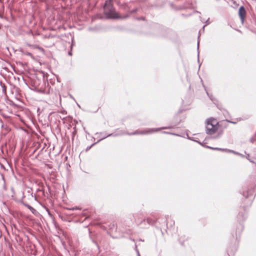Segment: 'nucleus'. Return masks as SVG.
Segmentation results:
<instances>
[{
	"instance_id": "obj_1",
	"label": "nucleus",
	"mask_w": 256,
	"mask_h": 256,
	"mask_svg": "<svg viewBox=\"0 0 256 256\" xmlns=\"http://www.w3.org/2000/svg\"><path fill=\"white\" fill-rule=\"evenodd\" d=\"M158 130L159 129H148V130H142L141 129H137L132 132L120 130V132H114L112 133L100 132V133L96 132L95 134L94 138H98V142L108 136H117L124 134H128V136L150 134L157 132Z\"/></svg>"
},
{
	"instance_id": "obj_2",
	"label": "nucleus",
	"mask_w": 256,
	"mask_h": 256,
	"mask_svg": "<svg viewBox=\"0 0 256 256\" xmlns=\"http://www.w3.org/2000/svg\"><path fill=\"white\" fill-rule=\"evenodd\" d=\"M104 13L108 19H118L122 18L116 12L110 0H106L104 6Z\"/></svg>"
},
{
	"instance_id": "obj_3",
	"label": "nucleus",
	"mask_w": 256,
	"mask_h": 256,
	"mask_svg": "<svg viewBox=\"0 0 256 256\" xmlns=\"http://www.w3.org/2000/svg\"><path fill=\"white\" fill-rule=\"evenodd\" d=\"M229 122L236 124V122L229 121L228 120H224L220 122H218V120L212 117H210L208 118L205 124L206 126H211L212 128H216V127H222V126H228V124Z\"/></svg>"
},
{
	"instance_id": "obj_4",
	"label": "nucleus",
	"mask_w": 256,
	"mask_h": 256,
	"mask_svg": "<svg viewBox=\"0 0 256 256\" xmlns=\"http://www.w3.org/2000/svg\"><path fill=\"white\" fill-rule=\"evenodd\" d=\"M206 133L212 136L211 138H217L222 133V129H206Z\"/></svg>"
},
{
	"instance_id": "obj_5",
	"label": "nucleus",
	"mask_w": 256,
	"mask_h": 256,
	"mask_svg": "<svg viewBox=\"0 0 256 256\" xmlns=\"http://www.w3.org/2000/svg\"><path fill=\"white\" fill-rule=\"evenodd\" d=\"M161 134H170L174 135V136H181V137H183V138H188L189 140H194V142H198L200 144V142H198L197 140H196L194 139V138H196L195 137L190 136V133L188 132H186V134H175V133H173V132H165V131H162Z\"/></svg>"
},
{
	"instance_id": "obj_6",
	"label": "nucleus",
	"mask_w": 256,
	"mask_h": 256,
	"mask_svg": "<svg viewBox=\"0 0 256 256\" xmlns=\"http://www.w3.org/2000/svg\"><path fill=\"white\" fill-rule=\"evenodd\" d=\"M134 220L138 225L141 224L145 222V218L142 213H138L133 216Z\"/></svg>"
},
{
	"instance_id": "obj_7",
	"label": "nucleus",
	"mask_w": 256,
	"mask_h": 256,
	"mask_svg": "<svg viewBox=\"0 0 256 256\" xmlns=\"http://www.w3.org/2000/svg\"><path fill=\"white\" fill-rule=\"evenodd\" d=\"M246 11L243 6H241L238 10V14L242 22H244L246 16Z\"/></svg>"
},
{
	"instance_id": "obj_8",
	"label": "nucleus",
	"mask_w": 256,
	"mask_h": 256,
	"mask_svg": "<svg viewBox=\"0 0 256 256\" xmlns=\"http://www.w3.org/2000/svg\"><path fill=\"white\" fill-rule=\"evenodd\" d=\"M207 148H210V149H212V150H222V151H224V152H232V153H234L238 155H240V154L238 152H235L232 150H228L226 148L224 149V148H212L210 146H207Z\"/></svg>"
},
{
	"instance_id": "obj_9",
	"label": "nucleus",
	"mask_w": 256,
	"mask_h": 256,
	"mask_svg": "<svg viewBox=\"0 0 256 256\" xmlns=\"http://www.w3.org/2000/svg\"><path fill=\"white\" fill-rule=\"evenodd\" d=\"M146 221L148 224H153L154 223V220L150 218H147Z\"/></svg>"
},
{
	"instance_id": "obj_10",
	"label": "nucleus",
	"mask_w": 256,
	"mask_h": 256,
	"mask_svg": "<svg viewBox=\"0 0 256 256\" xmlns=\"http://www.w3.org/2000/svg\"><path fill=\"white\" fill-rule=\"evenodd\" d=\"M206 93L208 95V96L209 97V98L212 101V102H214V100H215L214 98H213V96L212 94H209L206 90Z\"/></svg>"
},
{
	"instance_id": "obj_11",
	"label": "nucleus",
	"mask_w": 256,
	"mask_h": 256,
	"mask_svg": "<svg viewBox=\"0 0 256 256\" xmlns=\"http://www.w3.org/2000/svg\"><path fill=\"white\" fill-rule=\"evenodd\" d=\"M199 44H200V42H199V41H198V44H197L198 60H199V54H200V52H199Z\"/></svg>"
},
{
	"instance_id": "obj_12",
	"label": "nucleus",
	"mask_w": 256,
	"mask_h": 256,
	"mask_svg": "<svg viewBox=\"0 0 256 256\" xmlns=\"http://www.w3.org/2000/svg\"><path fill=\"white\" fill-rule=\"evenodd\" d=\"M26 206L31 211L34 210V209L32 206H30L28 204H26Z\"/></svg>"
},
{
	"instance_id": "obj_13",
	"label": "nucleus",
	"mask_w": 256,
	"mask_h": 256,
	"mask_svg": "<svg viewBox=\"0 0 256 256\" xmlns=\"http://www.w3.org/2000/svg\"><path fill=\"white\" fill-rule=\"evenodd\" d=\"M243 196H245L246 198H248L249 196V195L248 194V192H243V194H242Z\"/></svg>"
},
{
	"instance_id": "obj_14",
	"label": "nucleus",
	"mask_w": 256,
	"mask_h": 256,
	"mask_svg": "<svg viewBox=\"0 0 256 256\" xmlns=\"http://www.w3.org/2000/svg\"><path fill=\"white\" fill-rule=\"evenodd\" d=\"M97 30V28H88V30L90 31H95V30Z\"/></svg>"
},
{
	"instance_id": "obj_15",
	"label": "nucleus",
	"mask_w": 256,
	"mask_h": 256,
	"mask_svg": "<svg viewBox=\"0 0 256 256\" xmlns=\"http://www.w3.org/2000/svg\"><path fill=\"white\" fill-rule=\"evenodd\" d=\"M94 145V144H92L91 146H88L86 149V152H88V150H90V148Z\"/></svg>"
},
{
	"instance_id": "obj_16",
	"label": "nucleus",
	"mask_w": 256,
	"mask_h": 256,
	"mask_svg": "<svg viewBox=\"0 0 256 256\" xmlns=\"http://www.w3.org/2000/svg\"><path fill=\"white\" fill-rule=\"evenodd\" d=\"M26 54L27 56H32V54L30 52H27Z\"/></svg>"
},
{
	"instance_id": "obj_17",
	"label": "nucleus",
	"mask_w": 256,
	"mask_h": 256,
	"mask_svg": "<svg viewBox=\"0 0 256 256\" xmlns=\"http://www.w3.org/2000/svg\"><path fill=\"white\" fill-rule=\"evenodd\" d=\"M136 251L138 256H140V252H139L138 250H137V248H136Z\"/></svg>"
},
{
	"instance_id": "obj_18",
	"label": "nucleus",
	"mask_w": 256,
	"mask_h": 256,
	"mask_svg": "<svg viewBox=\"0 0 256 256\" xmlns=\"http://www.w3.org/2000/svg\"><path fill=\"white\" fill-rule=\"evenodd\" d=\"M137 12V9H134V10H132L131 12L132 13H134V12Z\"/></svg>"
},
{
	"instance_id": "obj_19",
	"label": "nucleus",
	"mask_w": 256,
	"mask_h": 256,
	"mask_svg": "<svg viewBox=\"0 0 256 256\" xmlns=\"http://www.w3.org/2000/svg\"><path fill=\"white\" fill-rule=\"evenodd\" d=\"M160 128H172L171 127H167V126H162V127H160Z\"/></svg>"
},
{
	"instance_id": "obj_20",
	"label": "nucleus",
	"mask_w": 256,
	"mask_h": 256,
	"mask_svg": "<svg viewBox=\"0 0 256 256\" xmlns=\"http://www.w3.org/2000/svg\"><path fill=\"white\" fill-rule=\"evenodd\" d=\"M138 20H144V18L143 17H141V18H138Z\"/></svg>"
},
{
	"instance_id": "obj_21",
	"label": "nucleus",
	"mask_w": 256,
	"mask_h": 256,
	"mask_svg": "<svg viewBox=\"0 0 256 256\" xmlns=\"http://www.w3.org/2000/svg\"><path fill=\"white\" fill-rule=\"evenodd\" d=\"M208 20H209V18H208V19L206 21V24H210V22H208Z\"/></svg>"
},
{
	"instance_id": "obj_22",
	"label": "nucleus",
	"mask_w": 256,
	"mask_h": 256,
	"mask_svg": "<svg viewBox=\"0 0 256 256\" xmlns=\"http://www.w3.org/2000/svg\"><path fill=\"white\" fill-rule=\"evenodd\" d=\"M36 48L40 50H43L42 48H41L39 46H37Z\"/></svg>"
},
{
	"instance_id": "obj_23",
	"label": "nucleus",
	"mask_w": 256,
	"mask_h": 256,
	"mask_svg": "<svg viewBox=\"0 0 256 256\" xmlns=\"http://www.w3.org/2000/svg\"><path fill=\"white\" fill-rule=\"evenodd\" d=\"M22 130H24L25 132H28L27 129L24 128V129H22Z\"/></svg>"
},
{
	"instance_id": "obj_24",
	"label": "nucleus",
	"mask_w": 256,
	"mask_h": 256,
	"mask_svg": "<svg viewBox=\"0 0 256 256\" xmlns=\"http://www.w3.org/2000/svg\"><path fill=\"white\" fill-rule=\"evenodd\" d=\"M240 229L242 230L243 229V226L242 225H240Z\"/></svg>"
},
{
	"instance_id": "obj_25",
	"label": "nucleus",
	"mask_w": 256,
	"mask_h": 256,
	"mask_svg": "<svg viewBox=\"0 0 256 256\" xmlns=\"http://www.w3.org/2000/svg\"><path fill=\"white\" fill-rule=\"evenodd\" d=\"M73 134H74L75 133H76V130L72 132Z\"/></svg>"
},
{
	"instance_id": "obj_26",
	"label": "nucleus",
	"mask_w": 256,
	"mask_h": 256,
	"mask_svg": "<svg viewBox=\"0 0 256 256\" xmlns=\"http://www.w3.org/2000/svg\"><path fill=\"white\" fill-rule=\"evenodd\" d=\"M128 16H125L124 17V18H128Z\"/></svg>"
},
{
	"instance_id": "obj_27",
	"label": "nucleus",
	"mask_w": 256,
	"mask_h": 256,
	"mask_svg": "<svg viewBox=\"0 0 256 256\" xmlns=\"http://www.w3.org/2000/svg\"><path fill=\"white\" fill-rule=\"evenodd\" d=\"M68 54L71 56L72 55V52H68Z\"/></svg>"
},
{
	"instance_id": "obj_28",
	"label": "nucleus",
	"mask_w": 256,
	"mask_h": 256,
	"mask_svg": "<svg viewBox=\"0 0 256 256\" xmlns=\"http://www.w3.org/2000/svg\"><path fill=\"white\" fill-rule=\"evenodd\" d=\"M74 45V44H73V42L72 41V45H71V46L72 47Z\"/></svg>"
},
{
	"instance_id": "obj_29",
	"label": "nucleus",
	"mask_w": 256,
	"mask_h": 256,
	"mask_svg": "<svg viewBox=\"0 0 256 256\" xmlns=\"http://www.w3.org/2000/svg\"><path fill=\"white\" fill-rule=\"evenodd\" d=\"M197 135H198V134H193V136H197Z\"/></svg>"
},
{
	"instance_id": "obj_30",
	"label": "nucleus",
	"mask_w": 256,
	"mask_h": 256,
	"mask_svg": "<svg viewBox=\"0 0 256 256\" xmlns=\"http://www.w3.org/2000/svg\"><path fill=\"white\" fill-rule=\"evenodd\" d=\"M0 18H2V16L1 15V14H0Z\"/></svg>"
},
{
	"instance_id": "obj_31",
	"label": "nucleus",
	"mask_w": 256,
	"mask_h": 256,
	"mask_svg": "<svg viewBox=\"0 0 256 256\" xmlns=\"http://www.w3.org/2000/svg\"><path fill=\"white\" fill-rule=\"evenodd\" d=\"M205 26H203V29H204Z\"/></svg>"
}]
</instances>
